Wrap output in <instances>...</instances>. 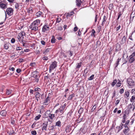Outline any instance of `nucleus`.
<instances>
[{
  "label": "nucleus",
  "mask_w": 135,
  "mask_h": 135,
  "mask_svg": "<svg viewBox=\"0 0 135 135\" xmlns=\"http://www.w3.org/2000/svg\"><path fill=\"white\" fill-rule=\"evenodd\" d=\"M40 21L39 20H37L33 21L31 24L30 28L32 30L36 31L38 30L39 25L40 24Z\"/></svg>",
  "instance_id": "1"
},
{
  "label": "nucleus",
  "mask_w": 135,
  "mask_h": 135,
  "mask_svg": "<svg viewBox=\"0 0 135 135\" xmlns=\"http://www.w3.org/2000/svg\"><path fill=\"white\" fill-rule=\"evenodd\" d=\"M65 107V106L62 105L56 111L55 113H59L60 114H62L64 112Z\"/></svg>",
  "instance_id": "2"
},
{
  "label": "nucleus",
  "mask_w": 135,
  "mask_h": 135,
  "mask_svg": "<svg viewBox=\"0 0 135 135\" xmlns=\"http://www.w3.org/2000/svg\"><path fill=\"white\" fill-rule=\"evenodd\" d=\"M57 66V62L55 61L52 62L50 64L49 67V71L51 72L52 70H53Z\"/></svg>",
  "instance_id": "3"
},
{
  "label": "nucleus",
  "mask_w": 135,
  "mask_h": 135,
  "mask_svg": "<svg viewBox=\"0 0 135 135\" xmlns=\"http://www.w3.org/2000/svg\"><path fill=\"white\" fill-rule=\"evenodd\" d=\"M135 81H134L132 79L129 78L127 80V82L129 86L132 87L135 85Z\"/></svg>",
  "instance_id": "4"
},
{
  "label": "nucleus",
  "mask_w": 135,
  "mask_h": 135,
  "mask_svg": "<svg viewBox=\"0 0 135 135\" xmlns=\"http://www.w3.org/2000/svg\"><path fill=\"white\" fill-rule=\"evenodd\" d=\"M13 10L11 8H8L6 10V12L8 15H11L13 14Z\"/></svg>",
  "instance_id": "5"
},
{
  "label": "nucleus",
  "mask_w": 135,
  "mask_h": 135,
  "mask_svg": "<svg viewBox=\"0 0 135 135\" xmlns=\"http://www.w3.org/2000/svg\"><path fill=\"white\" fill-rule=\"evenodd\" d=\"M47 113L49 114L47 116V117L48 116L51 119H53L55 117V114H50V111H47L46 112V114Z\"/></svg>",
  "instance_id": "6"
},
{
  "label": "nucleus",
  "mask_w": 135,
  "mask_h": 135,
  "mask_svg": "<svg viewBox=\"0 0 135 135\" xmlns=\"http://www.w3.org/2000/svg\"><path fill=\"white\" fill-rule=\"evenodd\" d=\"M49 27L47 25H44L42 28V31L44 32L45 31L48 30L49 29Z\"/></svg>",
  "instance_id": "7"
},
{
  "label": "nucleus",
  "mask_w": 135,
  "mask_h": 135,
  "mask_svg": "<svg viewBox=\"0 0 135 135\" xmlns=\"http://www.w3.org/2000/svg\"><path fill=\"white\" fill-rule=\"evenodd\" d=\"M0 7L1 8L4 9L7 8V5L2 3V2H0Z\"/></svg>",
  "instance_id": "8"
},
{
  "label": "nucleus",
  "mask_w": 135,
  "mask_h": 135,
  "mask_svg": "<svg viewBox=\"0 0 135 135\" xmlns=\"http://www.w3.org/2000/svg\"><path fill=\"white\" fill-rule=\"evenodd\" d=\"M125 128V129L123 131V132L125 135H128L129 133H128L129 131L128 128V127H126Z\"/></svg>",
  "instance_id": "9"
},
{
  "label": "nucleus",
  "mask_w": 135,
  "mask_h": 135,
  "mask_svg": "<svg viewBox=\"0 0 135 135\" xmlns=\"http://www.w3.org/2000/svg\"><path fill=\"white\" fill-rule=\"evenodd\" d=\"M33 75L32 76L35 78H39V76L37 71H34L33 73Z\"/></svg>",
  "instance_id": "10"
},
{
  "label": "nucleus",
  "mask_w": 135,
  "mask_h": 135,
  "mask_svg": "<svg viewBox=\"0 0 135 135\" xmlns=\"http://www.w3.org/2000/svg\"><path fill=\"white\" fill-rule=\"evenodd\" d=\"M43 125H44V126L42 128V130H43L44 129L45 131H46L47 130V122L44 123L43 124Z\"/></svg>",
  "instance_id": "11"
},
{
  "label": "nucleus",
  "mask_w": 135,
  "mask_h": 135,
  "mask_svg": "<svg viewBox=\"0 0 135 135\" xmlns=\"http://www.w3.org/2000/svg\"><path fill=\"white\" fill-rule=\"evenodd\" d=\"M25 33L24 31L21 32L20 33H19L18 36L20 37H24L23 36L25 35Z\"/></svg>",
  "instance_id": "12"
},
{
  "label": "nucleus",
  "mask_w": 135,
  "mask_h": 135,
  "mask_svg": "<svg viewBox=\"0 0 135 135\" xmlns=\"http://www.w3.org/2000/svg\"><path fill=\"white\" fill-rule=\"evenodd\" d=\"M129 61L130 63H132L133 62L134 60V57L130 56L129 57Z\"/></svg>",
  "instance_id": "13"
},
{
  "label": "nucleus",
  "mask_w": 135,
  "mask_h": 135,
  "mask_svg": "<svg viewBox=\"0 0 135 135\" xmlns=\"http://www.w3.org/2000/svg\"><path fill=\"white\" fill-rule=\"evenodd\" d=\"M0 114L3 116H5L6 114V112L5 110H3L1 112Z\"/></svg>",
  "instance_id": "14"
},
{
  "label": "nucleus",
  "mask_w": 135,
  "mask_h": 135,
  "mask_svg": "<svg viewBox=\"0 0 135 135\" xmlns=\"http://www.w3.org/2000/svg\"><path fill=\"white\" fill-rule=\"evenodd\" d=\"M17 38L18 40V41L21 42L24 41V40H23L24 37H20L19 36H17Z\"/></svg>",
  "instance_id": "15"
},
{
  "label": "nucleus",
  "mask_w": 135,
  "mask_h": 135,
  "mask_svg": "<svg viewBox=\"0 0 135 135\" xmlns=\"http://www.w3.org/2000/svg\"><path fill=\"white\" fill-rule=\"evenodd\" d=\"M123 124L122 123H121L120 125L119 126H117V128H118H118L119 129L118 130V132H119L121 129H122L123 128Z\"/></svg>",
  "instance_id": "16"
},
{
  "label": "nucleus",
  "mask_w": 135,
  "mask_h": 135,
  "mask_svg": "<svg viewBox=\"0 0 135 135\" xmlns=\"http://www.w3.org/2000/svg\"><path fill=\"white\" fill-rule=\"evenodd\" d=\"M40 95V94L38 92H36V95H35V97L36 98L39 99Z\"/></svg>",
  "instance_id": "17"
},
{
  "label": "nucleus",
  "mask_w": 135,
  "mask_h": 135,
  "mask_svg": "<svg viewBox=\"0 0 135 135\" xmlns=\"http://www.w3.org/2000/svg\"><path fill=\"white\" fill-rule=\"evenodd\" d=\"M50 50L51 49L50 48H47L45 49V51H43V53L44 54H47L48 52L50 51Z\"/></svg>",
  "instance_id": "18"
},
{
  "label": "nucleus",
  "mask_w": 135,
  "mask_h": 135,
  "mask_svg": "<svg viewBox=\"0 0 135 135\" xmlns=\"http://www.w3.org/2000/svg\"><path fill=\"white\" fill-rule=\"evenodd\" d=\"M9 44L8 43H7L5 44L4 45V47L7 50L8 49Z\"/></svg>",
  "instance_id": "19"
},
{
  "label": "nucleus",
  "mask_w": 135,
  "mask_h": 135,
  "mask_svg": "<svg viewBox=\"0 0 135 135\" xmlns=\"http://www.w3.org/2000/svg\"><path fill=\"white\" fill-rule=\"evenodd\" d=\"M107 20V18L106 16H104L103 17V20L102 21V25H103L105 23V22Z\"/></svg>",
  "instance_id": "20"
},
{
  "label": "nucleus",
  "mask_w": 135,
  "mask_h": 135,
  "mask_svg": "<svg viewBox=\"0 0 135 135\" xmlns=\"http://www.w3.org/2000/svg\"><path fill=\"white\" fill-rule=\"evenodd\" d=\"M76 1L77 5L79 6L81 4L82 2L81 0H76Z\"/></svg>",
  "instance_id": "21"
},
{
  "label": "nucleus",
  "mask_w": 135,
  "mask_h": 135,
  "mask_svg": "<svg viewBox=\"0 0 135 135\" xmlns=\"http://www.w3.org/2000/svg\"><path fill=\"white\" fill-rule=\"evenodd\" d=\"M83 111V108H82V107H81L78 111V113L80 114H81L82 113Z\"/></svg>",
  "instance_id": "22"
},
{
  "label": "nucleus",
  "mask_w": 135,
  "mask_h": 135,
  "mask_svg": "<svg viewBox=\"0 0 135 135\" xmlns=\"http://www.w3.org/2000/svg\"><path fill=\"white\" fill-rule=\"evenodd\" d=\"M55 40H56L55 39V36H53L51 40V42L52 43H54L55 42Z\"/></svg>",
  "instance_id": "23"
},
{
  "label": "nucleus",
  "mask_w": 135,
  "mask_h": 135,
  "mask_svg": "<svg viewBox=\"0 0 135 135\" xmlns=\"http://www.w3.org/2000/svg\"><path fill=\"white\" fill-rule=\"evenodd\" d=\"M42 12H38L36 13V15L37 17L40 16L42 14Z\"/></svg>",
  "instance_id": "24"
},
{
  "label": "nucleus",
  "mask_w": 135,
  "mask_h": 135,
  "mask_svg": "<svg viewBox=\"0 0 135 135\" xmlns=\"http://www.w3.org/2000/svg\"><path fill=\"white\" fill-rule=\"evenodd\" d=\"M117 81L116 79L114 80L113 82L112 83V86H113L115 85L116 84V83H117Z\"/></svg>",
  "instance_id": "25"
},
{
  "label": "nucleus",
  "mask_w": 135,
  "mask_h": 135,
  "mask_svg": "<svg viewBox=\"0 0 135 135\" xmlns=\"http://www.w3.org/2000/svg\"><path fill=\"white\" fill-rule=\"evenodd\" d=\"M61 122L60 121L57 122L56 123V125L58 126H61Z\"/></svg>",
  "instance_id": "26"
},
{
  "label": "nucleus",
  "mask_w": 135,
  "mask_h": 135,
  "mask_svg": "<svg viewBox=\"0 0 135 135\" xmlns=\"http://www.w3.org/2000/svg\"><path fill=\"white\" fill-rule=\"evenodd\" d=\"M12 90H11L7 89V91L6 92V93L7 95H9L11 93Z\"/></svg>",
  "instance_id": "27"
},
{
  "label": "nucleus",
  "mask_w": 135,
  "mask_h": 135,
  "mask_svg": "<svg viewBox=\"0 0 135 135\" xmlns=\"http://www.w3.org/2000/svg\"><path fill=\"white\" fill-rule=\"evenodd\" d=\"M19 4L18 3H16L15 4V8L18 10L19 9Z\"/></svg>",
  "instance_id": "28"
},
{
  "label": "nucleus",
  "mask_w": 135,
  "mask_h": 135,
  "mask_svg": "<svg viewBox=\"0 0 135 135\" xmlns=\"http://www.w3.org/2000/svg\"><path fill=\"white\" fill-rule=\"evenodd\" d=\"M92 33H91V35L92 36H94V37H95V35H94V33H95V31L93 29L91 31Z\"/></svg>",
  "instance_id": "29"
},
{
  "label": "nucleus",
  "mask_w": 135,
  "mask_h": 135,
  "mask_svg": "<svg viewBox=\"0 0 135 135\" xmlns=\"http://www.w3.org/2000/svg\"><path fill=\"white\" fill-rule=\"evenodd\" d=\"M130 107V108L131 109H132V110L133 111L134 110V107L133 105H130L129 106Z\"/></svg>",
  "instance_id": "30"
},
{
  "label": "nucleus",
  "mask_w": 135,
  "mask_h": 135,
  "mask_svg": "<svg viewBox=\"0 0 135 135\" xmlns=\"http://www.w3.org/2000/svg\"><path fill=\"white\" fill-rule=\"evenodd\" d=\"M41 115H38V116H36L35 118V119L36 120H37L39 119Z\"/></svg>",
  "instance_id": "31"
},
{
  "label": "nucleus",
  "mask_w": 135,
  "mask_h": 135,
  "mask_svg": "<svg viewBox=\"0 0 135 135\" xmlns=\"http://www.w3.org/2000/svg\"><path fill=\"white\" fill-rule=\"evenodd\" d=\"M81 66V63H78L77 64L76 68L79 69Z\"/></svg>",
  "instance_id": "32"
},
{
  "label": "nucleus",
  "mask_w": 135,
  "mask_h": 135,
  "mask_svg": "<svg viewBox=\"0 0 135 135\" xmlns=\"http://www.w3.org/2000/svg\"><path fill=\"white\" fill-rule=\"evenodd\" d=\"M74 95L73 94H71L70 95L68 98V100H70L71 99L73 98V97Z\"/></svg>",
  "instance_id": "33"
},
{
  "label": "nucleus",
  "mask_w": 135,
  "mask_h": 135,
  "mask_svg": "<svg viewBox=\"0 0 135 135\" xmlns=\"http://www.w3.org/2000/svg\"><path fill=\"white\" fill-rule=\"evenodd\" d=\"M22 44L23 46L24 47H26L27 45H26V41H24L23 42H22Z\"/></svg>",
  "instance_id": "34"
},
{
  "label": "nucleus",
  "mask_w": 135,
  "mask_h": 135,
  "mask_svg": "<svg viewBox=\"0 0 135 135\" xmlns=\"http://www.w3.org/2000/svg\"><path fill=\"white\" fill-rule=\"evenodd\" d=\"M94 75H92L88 78V80H93L94 78Z\"/></svg>",
  "instance_id": "35"
},
{
  "label": "nucleus",
  "mask_w": 135,
  "mask_h": 135,
  "mask_svg": "<svg viewBox=\"0 0 135 135\" xmlns=\"http://www.w3.org/2000/svg\"><path fill=\"white\" fill-rule=\"evenodd\" d=\"M135 99V96H133L131 99V102H133V101Z\"/></svg>",
  "instance_id": "36"
},
{
  "label": "nucleus",
  "mask_w": 135,
  "mask_h": 135,
  "mask_svg": "<svg viewBox=\"0 0 135 135\" xmlns=\"http://www.w3.org/2000/svg\"><path fill=\"white\" fill-rule=\"evenodd\" d=\"M31 133L33 135H36V131H32L31 132Z\"/></svg>",
  "instance_id": "37"
},
{
  "label": "nucleus",
  "mask_w": 135,
  "mask_h": 135,
  "mask_svg": "<svg viewBox=\"0 0 135 135\" xmlns=\"http://www.w3.org/2000/svg\"><path fill=\"white\" fill-rule=\"evenodd\" d=\"M49 100V97H48L45 100V103H47L48 102Z\"/></svg>",
  "instance_id": "38"
},
{
  "label": "nucleus",
  "mask_w": 135,
  "mask_h": 135,
  "mask_svg": "<svg viewBox=\"0 0 135 135\" xmlns=\"http://www.w3.org/2000/svg\"><path fill=\"white\" fill-rule=\"evenodd\" d=\"M113 7V5L112 4H110L109 6V8L110 9H111Z\"/></svg>",
  "instance_id": "39"
},
{
  "label": "nucleus",
  "mask_w": 135,
  "mask_h": 135,
  "mask_svg": "<svg viewBox=\"0 0 135 135\" xmlns=\"http://www.w3.org/2000/svg\"><path fill=\"white\" fill-rule=\"evenodd\" d=\"M74 14V12H72L70 13H68V16H70L73 15Z\"/></svg>",
  "instance_id": "40"
},
{
  "label": "nucleus",
  "mask_w": 135,
  "mask_h": 135,
  "mask_svg": "<svg viewBox=\"0 0 135 135\" xmlns=\"http://www.w3.org/2000/svg\"><path fill=\"white\" fill-rule=\"evenodd\" d=\"M129 120H128L127 121V122H126V123L124 124V127H127V125L129 123Z\"/></svg>",
  "instance_id": "41"
},
{
  "label": "nucleus",
  "mask_w": 135,
  "mask_h": 135,
  "mask_svg": "<svg viewBox=\"0 0 135 135\" xmlns=\"http://www.w3.org/2000/svg\"><path fill=\"white\" fill-rule=\"evenodd\" d=\"M96 106L95 105H94L93 107L92 108V109H91V110L92 111H94V110H95V109L96 108Z\"/></svg>",
  "instance_id": "42"
},
{
  "label": "nucleus",
  "mask_w": 135,
  "mask_h": 135,
  "mask_svg": "<svg viewBox=\"0 0 135 135\" xmlns=\"http://www.w3.org/2000/svg\"><path fill=\"white\" fill-rule=\"evenodd\" d=\"M69 126H67L66 128L65 131L66 132H69Z\"/></svg>",
  "instance_id": "43"
},
{
  "label": "nucleus",
  "mask_w": 135,
  "mask_h": 135,
  "mask_svg": "<svg viewBox=\"0 0 135 135\" xmlns=\"http://www.w3.org/2000/svg\"><path fill=\"white\" fill-rule=\"evenodd\" d=\"M124 90L123 88L121 89L120 90V93L121 94H122L123 93Z\"/></svg>",
  "instance_id": "44"
},
{
  "label": "nucleus",
  "mask_w": 135,
  "mask_h": 135,
  "mask_svg": "<svg viewBox=\"0 0 135 135\" xmlns=\"http://www.w3.org/2000/svg\"><path fill=\"white\" fill-rule=\"evenodd\" d=\"M131 93L132 94H135V88L134 89H133L132 91H131Z\"/></svg>",
  "instance_id": "45"
},
{
  "label": "nucleus",
  "mask_w": 135,
  "mask_h": 135,
  "mask_svg": "<svg viewBox=\"0 0 135 135\" xmlns=\"http://www.w3.org/2000/svg\"><path fill=\"white\" fill-rule=\"evenodd\" d=\"M75 27L74 28V31H76L78 30V28L76 26L75 24Z\"/></svg>",
  "instance_id": "46"
},
{
  "label": "nucleus",
  "mask_w": 135,
  "mask_h": 135,
  "mask_svg": "<svg viewBox=\"0 0 135 135\" xmlns=\"http://www.w3.org/2000/svg\"><path fill=\"white\" fill-rule=\"evenodd\" d=\"M40 90V89L38 88H36L35 89V91H39Z\"/></svg>",
  "instance_id": "47"
},
{
  "label": "nucleus",
  "mask_w": 135,
  "mask_h": 135,
  "mask_svg": "<svg viewBox=\"0 0 135 135\" xmlns=\"http://www.w3.org/2000/svg\"><path fill=\"white\" fill-rule=\"evenodd\" d=\"M21 47H17L16 48V50H21Z\"/></svg>",
  "instance_id": "48"
},
{
  "label": "nucleus",
  "mask_w": 135,
  "mask_h": 135,
  "mask_svg": "<svg viewBox=\"0 0 135 135\" xmlns=\"http://www.w3.org/2000/svg\"><path fill=\"white\" fill-rule=\"evenodd\" d=\"M130 56L133 57H134L135 56V51Z\"/></svg>",
  "instance_id": "49"
},
{
  "label": "nucleus",
  "mask_w": 135,
  "mask_h": 135,
  "mask_svg": "<svg viewBox=\"0 0 135 135\" xmlns=\"http://www.w3.org/2000/svg\"><path fill=\"white\" fill-rule=\"evenodd\" d=\"M15 39L13 38H12L11 40V42L12 43H14L15 42Z\"/></svg>",
  "instance_id": "50"
},
{
  "label": "nucleus",
  "mask_w": 135,
  "mask_h": 135,
  "mask_svg": "<svg viewBox=\"0 0 135 135\" xmlns=\"http://www.w3.org/2000/svg\"><path fill=\"white\" fill-rule=\"evenodd\" d=\"M62 27L61 26L58 27L57 28L58 30H62Z\"/></svg>",
  "instance_id": "51"
},
{
  "label": "nucleus",
  "mask_w": 135,
  "mask_h": 135,
  "mask_svg": "<svg viewBox=\"0 0 135 135\" xmlns=\"http://www.w3.org/2000/svg\"><path fill=\"white\" fill-rule=\"evenodd\" d=\"M42 59L44 60H47L48 59V58L46 57H43Z\"/></svg>",
  "instance_id": "52"
},
{
  "label": "nucleus",
  "mask_w": 135,
  "mask_h": 135,
  "mask_svg": "<svg viewBox=\"0 0 135 135\" xmlns=\"http://www.w3.org/2000/svg\"><path fill=\"white\" fill-rule=\"evenodd\" d=\"M21 71V70L20 69H17L16 70V72L18 73H19Z\"/></svg>",
  "instance_id": "53"
},
{
  "label": "nucleus",
  "mask_w": 135,
  "mask_h": 135,
  "mask_svg": "<svg viewBox=\"0 0 135 135\" xmlns=\"http://www.w3.org/2000/svg\"><path fill=\"white\" fill-rule=\"evenodd\" d=\"M121 83H120L118 82L116 86L118 87H120V86Z\"/></svg>",
  "instance_id": "54"
},
{
  "label": "nucleus",
  "mask_w": 135,
  "mask_h": 135,
  "mask_svg": "<svg viewBox=\"0 0 135 135\" xmlns=\"http://www.w3.org/2000/svg\"><path fill=\"white\" fill-rule=\"evenodd\" d=\"M125 94L127 97H128L129 95V93L128 92H127L125 93Z\"/></svg>",
  "instance_id": "55"
},
{
  "label": "nucleus",
  "mask_w": 135,
  "mask_h": 135,
  "mask_svg": "<svg viewBox=\"0 0 135 135\" xmlns=\"http://www.w3.org/2000/svg\"><path fill=\"white\" fill-rule=\"evenodd\" d=\"M119 100H117V101H116V103H115V104L116 105H117L118 104V103H119Z\"/></svg>",
  "instance_id": "56"
},
{
  "label": "nucleus",
  "mask_w": 135,
  "mask_h": 135,
  "mask_svg": "<svg viewBox=\"0 0 135 135\" xmlns=\"http://www.w3.org/2000/svg\"><path fill=\"white\" fill-rule=\"evenodd\" d=\"M41 44L43 45H45V42L44 41L42 40L41 41Z\"/></svg>",
  "instance_id": "57"
},
{
  "label": "nucleus",
  "mask_w": 135,
  "mask_h": 135,
  "mask_svg": "<svg viewBox=\"0 0 135 135\" xmlns=\"http://www.w3.org/2000/svg\"><path fill=\"white\" fill-rule=\"evenodd\" d=\"M120 60V59H119V58L117 60V65L116 66V67L118 65L119 62Z\"/></svg>",
  "instance_id": "58"
},
{
  "label": "nucleus",
  "mask_w": 135,
  "mask_h": 135,
  "mask_svg": "<svg viewBox=\"0 0 135 135\" xmlns=\"http://www.w3.org/2000/svg\"><path fill=\"white\" fill-rule=\"evenodd\" d=\"M10 68H11V67H10L9 68V70H11L12 71H14L15 70V69L14 68H11V69H10Z\"/></svg>",
  "instance_id": "59"
},
{
  "label": "nucleus",
  "mask_w": 135,
  "mask_h": 135,
  "mask_svg": "<svg viewBox=\"0 0 135 135\" xmlns=\"http://www.w3.org/2000/svg\"><path fill=\"white\" fill-rule=\"evenodd\" d=\"M121 26L120 25L119 26L116 28V31H118L119 30L120 27Z\"/></svg>",
  "instance_id": "60"
},
{
  "label": "nucleus",
  "mask_w": 135,
  "mask_h": 135,
  "mask_svg": "<svg viewBox=\"0 0 135 135\" xmlns=\"http://www.w3.org/2000/svg\"><path fill=\"white\" fill-rule=\"evenodd\" d=\"M30 51V50L28 49H25L24 50V51L27 52H28Z\"/></svg>",
  "instance_id": "61"
},
{
  "label": "nucleus",
  "mask_w": 135,
  "mask_h": 135,
  "mask_svg": "<svg viewBox=\"0 0 135 135\" xmlns=\"http://www.w3.org/2000/svg\"><path fill=\"white\" fill-rule=\"evenodd\" d=\"M23 59H19V62H22V61H23Z\"/></svg>",
  "instance_id": "62"
},
{
  "label": "nucleus",
  "mask_w": 135,
  "mask_h": 135,
  "mask_svg": "<svg viewBox=\"0 0 135 135\" xmlns=\"http://www.w3.org/2000/svg\"><path fill=\"white\" fill-rule=\"evenodd\" d=\"M39 80V78H35V81L36 82H38Z\"/></svg>",
  "instance_id": "63"
},
{
  "label": "nucleus",
  "mask_w": 135,
  "mask_h": 135,
  "mask_svg": "<svg viewBox=\"0 0 135 135\" xmlns=\"http://www.w3.org/2000/svg\"><path fill=\"white\" fill-rule=\"evenodd\" d=\"M30 92L32 94H33V90L32 89H30Z\"/></svg>",
  "instance_id": "64"
}]
</instances>
